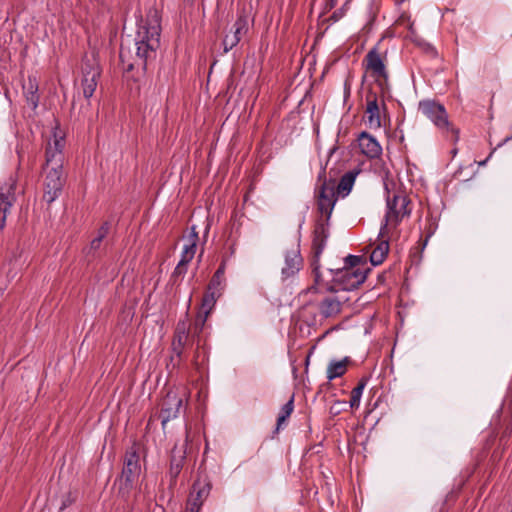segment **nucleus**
<instances>
[{
    "label": "nucleus",
    "instance_id": "8",
    "mask_svg": "<svg viewBox=\"0 0 512 512\" xmlns=\"http://www.w3.org/2000/svg\"><path fill=\"white\" fill-rule=\"evenodd\" d=\"M81 70V87L83 90V96L86 99H90L97 88L98 80L101 75L100 65L95 56H85L82 60Z\"/></svg>",
    "mask_w": 512,
    "mask_h": 512
},
{
    "label": "nucleus",
    "instance_id": "15",
    "mask_svg": "<svg viewBox=\"0 0 512 512\" xmlns=\"http://www.w3.org/2000/svg\"><path fill=\"white\" fill-rule=\"evenodd\" d=\"M189 326L186 321H179L176 325L175 332L173 335V340L171 344V349L173 352V356L171 357V361H174L176 358L175 365H179L181 361V357L184 351V347L187 343L188 339Z\"/></svg>",
    "mask_w": 512,
    "mask_h": 512
},
{
    "label": "nucleus",
    "instance_id": "12",
    "mask_svg": "<svg viewBox=\"0 0 512 512\" xmlns=\"http://www.w3.org/2000/svg\"><path fill=\"white\" fill-rule=\"evenodd\" d=\"M187 440L181 446L175 444L170 454V464L168 476L170 478L169 481V490H173L177 483V478L182 471L184 464L186 462V448H187Z\"/></svg>",
    "mask_w": 512,
    "mask_h": 512
},
{
    "label": "nucleus",
    "instance_id": "3",
    "mask_svg": "<svg viewBox=\"0 0 512 512\" xmlns=\"http://www.w3.org/2000/svg\"><path fill=\"white\" fill-rule=\"evenodd\" d=\"M141 473L140 457L137 451L132 447L126 451L123 468L120 476L115 480L118 485L117 497L124 502H128L132 490Z\"/></svg>",
    "mask_w": 512,
    "mask_h": 512
},
{
    "label": "nucleus",
    "instance_id": "14",
    "mask_svg": "<svg viewBox=\"0 0 512 512\" xmlns=\"http://www.w3.org/2000/svg\"><path fill=\"white\" fill-rule=\"evenodd\" d=\"M329 237V222L327 219H316L312 233L313 265L318 263L326 241Z\"/></svg>",
    "mask_w": 512,
    "mask_h": 512
},
{
    "label": "nucleus",
    "instance_id": "20",
    "mask_svg": "<svg viewBox=\"0 0 512 512\" xmlns=\"http://www.w3.org/2000/svg\"><path fill=\"white\" fill-rule=\"evenodd\" d=\"M343 302L335 296L325 297L318 304L319 312L324 318L337 316L342 311Z\"/></svg>",
    "mask_w": 512,
    "mask_h": 512
},
{
    "label": "nucleus",
    "instance_id": "28",
    "mask_svg": "<svg viewBox=\"0 0 512 512\" xmlns=\"http://www.w3.org/2000/svg\"><path fill=\"white\" fill-rule=\"evenodd\" d=\"M294 410V394L290 397L287 403H285L278 414L275 433H277L281 427L285 424L286 420L291 416Z\"/></svg>",
    "mask_w": 512,
    "mask_h": 512
},
{
    "label": "nucleus",
    "instance_id": "13",
    "mask_svg": "<svg viewBox=\"0 0 512 512\" xmlns=\"http://www.w3.org/2000/svg\"><path fill=\"white\" fill-rule=\"evenodd\" d=\"M17 187V181L13 178L9 180L1 187L0 190V231L5 228L7 214L10 212V208L16 201L15 191Z\"/></svg>",
    "mask_w": 512,
    "mask_h": 512
},
{
    "label": "nucleus",
    "instance_id": "43",
    "mask_svg": "<svg viewBox=\"0 0 512 512\" xmlns=\"http://www.w3.org/2000/svg\"><path fill=\"white\" fill-rule=\"evenodd\" d=\"M432 232H429L425 238V240L423 241V247L427 244V241L429 239V237L431 236Z\"/></svg>",
    "mask_w": 512,
    "mask_h": 512
},
{
    "label": "nucleus",
    "instance_id": "31",
    "mask_svg": "<svg viewBox=\"0 0 512 512\" xmlns=\"http://www.w3.org/2000/svg\"><path fill=\"white\" fill-rule=\"evenodd\" d=\"M78 499V491L77 490H69L65 494L61 496V502L59 506L60 511H64L71 505H73Z\"/></svg>",
    "mask_w": 512,
    "mask_h": 512
},
{
    "label": "nucleus",
    "instance_id": "24",
    "mask_svg": "<svg viewBox=\"0 0 512 512\" xmlns=\"http://www.w3.org/2000/svg\"><path fill=\"white\" fill-rule=\"evenodd\" d=\"M352 363L350 357H345L340 361H331L327 368V379L329 381L343 376L347 371V366Z\"/></svg>",
    "mask_w": 512,
    "mask_h": 512
},
{
    "label": "nucleus",
    "instance_id": "25",
    "mask_svg": "<svg viewBox=\"0 0 512 512\" xmlns=\"http://www.w3.org/2000/svg\"><path fill=\"white\" fill-rule=\"evenodd\" d=\"M25 98L28 104L31 105L32 109L35 110L38 107L40 96L38 94V85L35 79L29 77L28 85L24 86Z\"/></svg>",
    "mask_w": 512,
    "mask_h": 512
},
{
    "label": "nucleus",
    "instance_id": "40",
    "mask_svg": "<svg viewBox=\"0 0 512 512\" xmlns=\"http://www.w3.org/2000/svg\"><path fill=\"white\" fill-rule=\"evenodd\" d=\"M495 150H496V148H494V149L490 152L489 156H488L485 160H483V161L479 162V165H480V166H484V165L487 163V161L490 159V157L493 155V153L495 152Z\"/></svg>",
    "mask_w": 512,
    "mask_h": 512
},
{
    "label": "nucleus",
    "instance_id": "19",
    "mask_svg": "<svg viewBox=\"0 0 512 512\" xmlns=\"http://www.w3.org/2000/svg\"><path fill=\"white\" fill-rule=\"evenodd\" d=\"M358 145L361 152L370 159L378 158L382 153L379 142L368 132H361L358 136Z\"/></svg>",
    "mask_w": 512,
    "mask_h": 512
},
{
    "label": "nucleus",
    "instance_id": "9",
    "mask_svg": "<svg viewBox=\"0 0 512 512\" xmlns=\"http://www.w3.org/2000/svg\"><path fill=\"white\" fill-rule=\"evenodd\" d=\"M385 97L386 95L382 98L380 88H378V90H374V88L371 87L366 93L365 114L367 115V123L372 129H378L382 125L380 107L386 111Z\"/></svg>",
    "mask_w": 512,
    "mask_h": 512
},
{
    "label": "nucleus",
    "instance_id": "33",
    "mask_svg": "<svg viewBox=\"0 0 512 512\" xmlns=\"http://www.w3.org/2000/svg\"><path fill=\"white\" fill-rule=\"evenodd\" d=\"M187 268H188V265L178 262L177 266L175 267V269L171 275V281L173 282V284L177 283V280L179 277H182L186 274Z\"/></svg>",
    "mask_w": 512,
    "mask_h": 512
},
{
    "label": "nucleus",
    "instance_id": "29",
    "mask_svg": "<svg viewBox=\"0 0 512 512\" xmlns=\"http://www.w3.org/2000/svg\"><path fill=\"white\" fill-rule=\"evenodd\" d=\"M219 297L220 296H218V291L210 290L207 287V290L202 298V303H201L203 315L208 316L210 314L211 310L213 309V307L216 303L217 298H219Z\"/></svg>",
    "mask_w": 512,
    "mask_h": 512
},
{
    "label": "nucleus",
    "instance_id": "6",
    "mask_svg": "<svg viewBox=\"0 0 512 512\" xmlns=\"http://www.w3.org/2000/svg\"><path fill=\"white\" fill-rule=\"evenodd\" d=\"M363 65L370 76L375 79L377 88H380L382 98L389 94L388 71L384 58L377 47H373L364 57Z\"/></svg>",
    "mask_w": 512,
    "mask_h": 512
},
{
    "label": "nucleus",
    "instance_id": "16",
    "mask_svg": "<svg viewBox=\"0 0 512 512\" xmlns=\"http://www.w3.org/2000/svg\"><path fill=\"white\" fill-rule=\"evenodd\" d=\"M181 406L182 398H180L176 393L168 392L166 394L162 401L159 413V419H161L162 426H165L168 421L177 417Z\"/></svg>",
    "mask_w": 512,
    "mask_h": 512
},
{
    "label": "nucleus",
    "instance_id": "42",
    "mask_svg": "<svg viewBox=\"0 0 512 512\" xmlns=\"http://www.w3.org/2000/svg\"><path fill=\"white\" fill-rule=\"evenodd\" d=\"M512 139V135L511 136H508L506 137L501 143L498 144L497 147H500L502 146L504 143H506L507 141L511 140Z\"/></svg>",
    "mask_w": 512,
    "mask_h": 512
},
{
    "label": "nucleus",
    "instance_id": "2",
    "mask_svg": "<svg viewBox=\"0 0 512 512\" xmlns=\"http://www.w3.org/2000/svg\"><path fill=\"white\" fill-rule=\"evenodd\" d=\"M161 27L158 20L142 25L136 39V55L132 62H128L124 70L131 72L135 68L146 72L148 62L156 57V51L160 47Z\"/></svg>",
    "mask_w": 512,
    "mask_h": 512
},
{
    "label": "nucleus",
    "instance_id": "41",
    "mask_svg": "<svg viewBox=\"0 0 512 512\" xmlns=\"http://www.w3.org/2000/svg\"><path fill=\"white\" fill-rule=\"evenodd\" d=\"M319 267L318 265L314 267L313 271L315 273V280L318 281L319 277H320V274H319Z\"/></svg>",
    "mask_w": 512,
    "mask_h": 512
},
{
    "label": "nucleus",
    "instance_id": "23",
    "mask_svg": "<svg viewBox=\"0 0 512 512\" xmlns=\"http://www.w3.org/2000/svg\"><path fill=\"white\" fill-rule=\"evenodd\" d=\"M225 270L226 260L223 259L208 284V288L210 290L218 291V296H221V293L225 287Z\"/></svg>",
    "mask_w": 512,
    "mask_h": 512
},
{
    "label": "nucleus",
    "instance_id": "10",
    "mask_svg": "<svg viewBox=\"0 0 512 512\" xmlns=\"http://www.w3.org/2000/svg\"><path fill=\"white\" fill-rule=\"evenodd\" d=\"M211 489L212 483L207 476L198 477L192 485L185 512H200L202 505L210 495Z\"/></svg>",
    "mask_w": 512,
    "mask_h": 512
},
{
    "label": "nucleus",
    "instance_id": "26",
    "mask_svg": "<svg viewBox=\"0 0 512 512\" xmlns=\"http://www.w3.org/2000/svg\"><path fill=\"white\" fill-rule=\"evenodd\" d=\"M207 317L208 316L201 313L198 314L192 327L193 337L196 338V344L198 345V348H204V345H206V340L203 339L201 335L205 329Z\"/></svg>",
    "mask_w": 512,
    "mask_h": 512
},
{
    "label": "nucleus",
    "instance_id": "11",
    "mask_svg": "<svg viewBox=\"0 0 512 512\" xmlns=\"http://www.w3.org/2000/svg\"><path fill=\"white\" fill-rule=\"evenodd\" d=\"M370 269L349 270L338 268L334 272L332 282L338 284L341 290L351 291L357 289L367 277Z\"/></svg>",
    "mask_w": 512,
    "mask_h": 512
},
{
    "label": "nucleus",
    "instance_id": "22",
    "mask_svg": "<svg viewBox=\"0 0 512 512\" xmlns=\"http://www.w3.org/2000/svg\"><path fill=\"white\" fill-rule=\"evenodd\" d=\"M199 240L198 233L196 232V227H191V234L189 236V244H187L184 247V250L181 254V259L179 263L188 265L192 259L194 258V255L196 253L197 249V242Z\"/></svg>",
    "mask_w": 512,
    "mask_h": 512
},
{
    "label": "nucleus",
    "instance_id": "7",
    "mask_svg": "<svg viewBox=\"0 0 512 512\" xmlns=\"http://www.w3.org/2000/svg\"><path fill=\"white\" fill-rule=\"evenodd\" d=\"M318 181L322 182L317 196V209L320 216L317 219H327L330 221L332 211L336 203L335 183L334 180L327 181L325 170L318 176Z\"/></svg>",
    "mask_w": 512,
    "mask_h": 512
},
{
    "label": "nucleus",
    "instance_id": "32",
    "mask_svg": "<svg viewBox=\"0 0 512 512\" xmlns=\"http://www.w3.org/2000/svg\"><path fill=\"white\" fill-rule=\"evenodd\" d=\"M364 265L365 261L361 256L356 255H348L344 259V266L342 268L344 269H351V270H358V269H365L364 267H360V265Z\"/></svg>",
    "mask_w": 512,
    "mask_h": 512
},
{
    "label": "nucleus",
    "instance_id": "4",
    "mask_svg": "<svg viewBox=\"0 0 512 512\" xmlns=\"http://www.w3.org/2000/svg\"><path fill=\"white\" fill-rule=\"evenodd\" d=\"M387 190V212L385 215V223L380 228V236L384 237L388 234V226L397 227L405 216H409L411 209L409 205L411 200L402 191L394 192L390 196L389 190Z\"/></svg>",
    "mask_w": 512,
    "mask_h": 512
},
{
    "label": "nucleus",
    "instance_id": "27",
    "mask_svg": "<svg viewBox=\"0 0 512 512\" xmlns=\"http://www.w3.org/2000/svg\"><path fill=\"white\" fill-rule=\"evenodd\" d=\"M357 174L358 172L356 171H349L345 173L338 183L337 193L342 194L343 196L347 195L353 187Z\"/></svg>",
    "mask_w": 512,
    "mask_h": 512
},
{
    "label": "nucleus",
    "instance_id": "36",
    "mask_svg": "<svg viewBox=\"0 0 512 512\" xmlns=\"http://www.w3.org/2000/svg\"><path fill=\"white\" fill-rule=\"evenodd\" d=\"M196 346H198V345L196 344ZM201 354H203V357H202V363H203L205 361L206 357H207L206 349H205V347L204 348L196 347V352H195V356H194V363H195V365L199 364L198 360L201 357Z\"/></svg>",
    "mask_w": 512,
    "mask_h": 512
},
{
    "label": "nucleus",
    "instance_id": "39",
    "mask_svg": "<svg viewBox=\"0 0 512 512\" xmlns=\"http://www.w3.org/2000/svg\"><path fill=\"white\" fill-rule=\"evenodd\" d=\"M119 57H120L122 64L125 65L126 60H125V52H124L123 48L120 49Z\"/></svg>",
    "mask_w": 512,
    "mask_h": 512
},
{
    "label": "nucleus",
    "instance_id": "34",
    "mask_svg": "<svg viewBox=\"0 0 512 512\" xmlns=\"http://www.w3.org/2000/svg\"><path fill=\"white\" fill-rule=\"evenodd\" d=\"M509 408H510V421L506 424V426L501 434L500 441L509 438L512 434V400L509 403Z\"/></svg>",
    "mask_w": 512,
    "mask_h": 512
},
{
    "label": "nucleus",
    "instance_id": "35",
    "mask_svg": "<svg viewBox=\"0 0 512 512\" xmlns=\"http://www.w3.org/2000/svg\"><path fill=\"white\" fill-rule=\"evenodd\" d=\"M110 230V223L108 221L103 222V224L100 226V228L97 231L98 238L104 239Z\"/></svg>",
    "mask_w": 512,
    "mask_h": 512
},
{
    "label": "nucleus",
    "instance_id": "30",
    "mask_svg": "<svg viewBox=\"0 0 512 512\" xmlns=\"http://www.w3.org/2000/svg\"><path fill=\"white\" fill-rule=\"evenodd\" d=\"M366 384H367V378L362 377L359 380L357 386L355 388H353V390L351 391V397H350V401H349L351 408L359 407L360 399H361V396H362V393H363V390H364Z\"/></svg>",
    "mask_w": 512,
    "mask_h": 512
},
{
    "label": "nucleus",
    "instance_id": "1",
    "mask_svg": "<svg viewBox=\"0 0 512 512\" xmlns=\"http://www.w3.org/2000/svg\"><path fill=\"white\" fill-rule=\"evenodd\" d=\"M53 139H49L45 148V163L43 164V200L50 205L62 193L67 180L64 171L65 136L56 125L53 130Z\"/></svg>",
    "mask_w": 512,
    "mask_h": 512
},
{
    "label": "nucleus",
    "instance_id": "18",
    "mask_svg": "<svg viewBox=\"0 0 512 512\" xmlns=\"http://www.w3.org/2000/svg\"><path fill=\"white\" fill-rule=\"evenodd\" d=\"M303 259L300 254L299 243L295 249L285 255V266L281 270L283 280L294 276L302 268Z\"/></svg>",
    "mask_w": 512,
    "mask_h": 512
},
{
    "label": "nucleus",
    "instance_id": "17",
    "mask_svg": "<svg viewBox=\"0 0 512 512\" xmlns=\"http://www.w3.org/2000/svg\"><path fill=\"white\" fill-rule=\"evenodd\" d=\"M232 34H227L223 39L224 52L227 53L234 48L241 40L242 36L248 32V21L243 15H240L233 25Z\"/></svg>",
    "mask_w": 512,
    "mask_h": 512
},
{
    "label": "nucleus",
    "instance_id": "21",
    "mask_svg": "<svg viewBox=\"0 0 512 512\" xmlns=\"http://www.w3.org/2000/svg\"><path fill=\"white\" fill-rule=\"evenodd\" d=\"M389 252V241L388 234L384 237L378 235V244L372 250L370 255V262L373 266H377L383 263Z\"/></svg>",
    "mask_w": 512,
    "mask_h": 512
},
{
    "label": "nucleus",
    "instance_id": "38",
    "mask_svg": "<svg viewBox=\"0 0 512 512\" xmlns=\"http://www.w3.org/2000/svg\"><path fill=\"white\" fill-rule=\"evenodd\" d=\"M326 290L330 293H336L341 290V288L338 284L333 282V284L327 286Z\"/></svg>",
    "mask_w": 512,
    "mask_h": 512
},
{
    "label": "nucleus",
    "instance_id": "37",
    "mask_svg": "<svg viewBox=\"0 0 512 512\" xmlns=\"http://www.w3.org/2000/svg\"><path fill=\"white\" fill-rule=\"evenodd\" d=\"M103 239L95 237L90 243V251H96L100 248Z\"/></svg>",
    "mask_w": 512,
    "mask_h": 512
},
{
    "label": "nucleus",
    "instance_id": "5",
    "mask_svg": "<svg viewBox=\"0 0 512 512\" xmlns=\"http://www.w3.org/2000/svg\"><path fill=\"white\" fill-rule=\"evenodd\" d=\"M419 110L429 118L433 124L446 136L451 134L453 141L459 138V130L449 121L445 107L435 100H422L419 102Z\"/></svg>",
    "mask_w": 512,
    "mask_h": 512
}]
</instances>
